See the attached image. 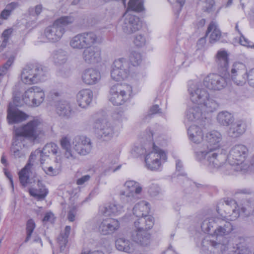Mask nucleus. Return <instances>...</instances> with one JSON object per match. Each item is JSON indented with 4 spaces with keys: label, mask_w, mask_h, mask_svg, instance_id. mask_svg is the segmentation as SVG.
<instances>
[{
    "label": "nucleus",
    "mask_w": 254,
    "mask_h": 254,
    "mask_svg": "<svg viewBox=\"0 0 254 254\" xmlns=\"http://www.w3.org/2000/svg\"><path fill=\"white\" fill-rule=\"evenodd\" d=\"M249 149L243 144H239L233 146L227 157L229 165L226 167L233 171H242L244 169V162L248 156Z\"/></svg>",
    "instance_id": "4"
},
{
    "label": "nucleus",
    "mask_w": 254,
    "mask_h": 254,
    "mask_svg": "<svg viewBox=\"0 0 254 254\" xmlns=\"http://www.w3.org/2000/svg\"><path fill=\"white\" fill-rule=\"evenodd\" d=\"M149 203L145 201H141L135 205L133 208V213L137 217L148 215L149 211Z\"/></svg>",
    "instance_id": "38"
},
{
    "label": "nucleus",
    "mask_w": 254,
    "mask_h": 254,
    "mask_svg": "<svg viewBox=\"0 0 254 254\" xmlns=\"http://www.w3.org/2000/svg\"><path fill=\"white\" fill-rule=\"evenodd\" d=\"M217 150L194 149L196 159L198 161L205 160L208 168L212 172L220 170L226 174H231L230 168L226 167L229 165L225 162L226 156L222 153L218 154Z\"/></svg>",
    "instance_id": "3"
},
{
    "label": "nucleus",
    "mask_w": 254,
    "mask_h": 254,
    "mask_svg": "<svg viewBox=\"0 0 254 254\" xmlns=\"http://www.w3.org/2000/svg\"><path fill=\"white\" fill-rule=\"evenodd\" d=\"M153 150L146 155L145 163L146 167L151 171H159L161 170L162 164L165 162L167 157L166 153L159 149L152 143Z\"/></svg>",
    "instance_id": "8"
},
{
    "label": "nucleus",
    "mask_w": 254,
    "mask_h": 254,
    "mask_svg": "<svg viewBox=\"0 0 254 254\" xmlns=\"http://www.w3.org/2000/svg\"><path fill=\"white\" fill-rule=\"evenodd\" d=\"M120 222L118 220L108 218L103 219L99 223L98 230L102 235H110L117 231L120 228Z\"/></svg>",
    "instance_id": "17"
},
{
    "label": "nucleus",
    "mask_w": 254,
    "mask_h": 254,
    "mask_svg": "<svg viewBox=\"0 0 254 254\" xmlns=\"http://www.w3.org/2000/svg\"><path fill=\"white\" fill-rule=\"evenodd\" d=\"M37 186L38 189H30L29 190V193L31 195L38 200L43 199L48 194V190L45 188V186L40 180H38Z\"/></svg>",
    "instance_id": "37"
},
{
    "label": "nucleus",
    "mask_w": 254,
    "mask_h": 254,
    "mask_svg": "<svg viewBox=\"0 0 254 254\" xmlns=\"http://www.w3.org/2000/svg\"><path fill=\"white\" fill-rule=\"evenodd\" d=\"M82 58L87 64L98 63L102 60L101 51L97 47H88L83 51Z\"/></svg>",
    "instance_id": "19"
},
{
    "label": "nucleus",
    "mask_w": 254,
    "mask_h": 254,
    "mask_svg": "<svg viewBox=\"0 0 254 254\" xmlns=\"http://www.w3.org/2000/svg\"><path fill=\"white\" fill-rule=\"evenodd\" d=\"M123 31L130 35L138 31L141 28V23L138 17L126 13L121 23Z\"/></svg>",
    "instance_id": "12"
},
{
    "label": "nucleus",
    "mask_w": 254,
    "mask_h": 254,
    "mask_svg": "<svg viewBox=\"0 0 254 254\" xmlns=\"http://www.w3.org/2000/svg\"><path fill=\"white\" fill-rule=\"evenodd\" d=\"M189 139L197 144L196 146L202 144L204 141L203 134L201 128L197 126L191 125L188 129Z\"/></svg>",
    "instance_id": "26"
},
{
    "label": "nucleus",
    "mask_w": 254,
    "mask_h": 254,
    "mask_svg": "<svg viewBox=\"0 0 254 254\" xmlns=\"http://www.w3.org/2000/svg\"><path fill=\"white\" fill-rule=\"evenodd\" d=\"M142 61L141 55L139 53L136 52H132L129 56L128 61L129 64L133 67L139 65Z\"/></svg>",
    "instance_id": "46"
},
{
    "label": "nucleus",
    "mask_w": 254,
    "mask_h": 254,
    "mask_svg": "<svg viewBox=\"0 0 254 254\" xmlns=\"http://www.w3.org/2000/svg\"><path fill=\"white\" fill-rule=\"evenodd\" d=\"M154 218L151 215L141 216L134 223L136 231H145L151 229L154 225Z\"/></svg>",
    "instance_id": "25"
},
{
    "label": "nucleus",
    "mask_w": 254,
    "mask_h": 254,
    "mask_svg": "<svg viewBox=\"0 0 254 254\" xmlns=\"http://www.w3.org/2000/svg\"><path fill=\"white\" fill-rule=\"evenodd\" d=\"M33 164L28 162L26 166L19 172V181L21 185L25 187L28 183L30 174Z\"/></svg>",
    "instance_id": "40"
},
{
    "label": "nucleus",
    "mask_w": 254,
    "mask_h": 254,
    "mask_svg": "<svg viewBox=\"0 0 254 254\" xmlns=\"http://www.w3.org/2000/svg\"><path fill=\"white\" fill-rule=\"evenodd\" d=\"M13 30L12 28H9L5 29L2 33V38H3V41L2 43V46H5L6 44L8 41V39L10 38Z\"/></svg>",
    "instance_id": "58"
},
{
    "label": "nucleus",
    "mask_w": 254,
    "mask_h": 254,
    "mask_svg": "<svg viewBox=\"0 0 254 254\" xmlns=\"http://www.w3.org/2000/svg\"><path fill=\"white\" fill-rule=\"evenodd\" d=\"M123 210V206L111 203L100 208V213L104 216H109L112 215H118L121 214Z\"/></svg>",
    "instance_id": "34"
},
{
    "label": "nucleus",
    "mask_w": 254,
    "mask_h": 254,
    "mask_svg": "<svg viewBox=\"0 0 254 254\" xmlns=\"http://www.w3.org/2000/svg\"><path fill=\"white\" fill-rule=\"evenodd\" d=\"M74 150L80 155L90 153L92 148V142L89 138L83 135H77L72 141Z\"/></svg>",
    "instance_id": "14"
},
{
    "label": "nucleus",
    "mask_w": 254,
    "mask_h": 254,
    "mask_svg": "<svg viewBox=\"0 0 254 254\" xmlns=\"http://www.w3.org/2000/svg\"><path fill=\"white\" fill-rule=\"evenodd\" d=\"M74 21L72 16H63L56 20L52 25L46 28L44 35L48 41L55 43L60 41L65 33L64 26Z\"/></svg>",
    "instance_id": "5"
},
{
    "label": "nucleus",
    "mask_w": 254,
    "mask_h": 254,
    "mask_svg": "<svg viewBox=\"0 0 254 254\" xmlns=\"http://www.w3.org/2000/svg\"><path fill=\"white\" fill-rule=\"evenodd\" d=\"M233 115L227 111L219 112L216 116V120L220 126L229 127L234 122Z\"/></svg>",
    "instance_id": "33"
},
{
    "label": "nucleus",
    "mask_w": 254,
    "mask_h": 254,
    "mask_svg": "<svg viewBox=\"0 0 254 254\" xmlns=\"http://www.w3.org/2000/svg\"><path fill=\"white\" fill-rule=\"evenodd\" d=\"M202 230L208 235L201 242V249L207 254H249L246 249L231 246L226 237L234 230L232 223L218 217L207 218L201 223Z\"/></svg>",
    "instance_id": "1"
},
{
    "label": "nucleus",
    "mask_w": 254,
    "mask_h": 254,
    "mask_svg": "<svg viewBox=\"0 0 254 254\" xmlns=\"http://www.w3.org/2000/svg\"><path fill=\"white\" fill-rule=\"evenodd\" d=\"M124 96H111L109 101L115 106H119L125 103Z\"/></svg>",
    "instance_id": "59"
},
{
    "label": "nucleus",
    "mask_w": 254,
    "mask_h": 254,
    "mask_svg": "<svg viewBox=\"0 0 254 254\" xmlns=\"http://www.w3.org/2000/svg\"><path fill=\"white\" fill-rule=\"evenodd\" d=\"M133 43L136 47H142L146 45V38L143 34H137L134 36Z\"/></svg>",
    "instance_id": "53"
},
{
    "label": "nucleus",
    "mask_w": 254,
    "mask_h": 254,
    "mask_svg": "<svg viewBox=\"0 0 254 254\" xmlns=\"http://www.w3.org/2000/svg\"><path fill=\"white\" fill-rule=\"evenodd\" d=\"M47 75V70L42 66L27 64L23 68L20 78L23 83L31 85L44 81Z\"/></svg>",
    "instance_id": "6"
},
{
    "label": "nucleus",
    "mask_w": 254,
    "mask_h": 254,
    "mask_svg": "<svg viewBox=\"0 0 254 254\" xmlns=\"http://www.w3.org/2000/svg\"><path fill=\"white\" fill-rule=\"evenodd\" d=\"M42 8L43 7L41 4H38L34 7L31 6L28 9L27 13L29 16H33L36 19L42 12Z\"/></svg>",
    "instance_id": "54"
},
{
    "label": "nucleus",
    "mask_w": 254,
    "mask_h": 254,
    "mask_svg": "<svg viewBox=\"0 0 254 254\" xmlns=\"http://www.w3.org/2000/svg\"><path fill=\"white\" fill-rule=\"evenodd\" d=\"M203 83L209 90H220L224 87L226 81L219 74L210 73L204 78Z\"/></svg>",
    "instance_id": "16"
},
{
    "label": "nucleus",
    "mask_w": 254,
    "mask_h": 254,
    "mask_svg": "<svg viewBox=\"0 0 254 254\" xmlns=\"http://www.w3.org/2000/svg\"><path fill=\"white\" fill-rule=\"evenodd\" d=\"M247 73V69L244 64L235 62L231 67L229 76L237 85H242L246 81Z\"/></svg>",
    "instance_id": "13"
},
{
    "label": "nucleus",
    "mask_w": 254,
    "mask_h": 254,
    "mask_svg": "<svg viewBox=\"0 0 254 254\" xmlns=\"http://www.w3.org/2000/svg\"><path fill=\"white\" fill-rule=\"evenodd\" d=\"M44 101V96H14L13 104L15 106L20 107L24 104L26 105L36 107Z\"/></svg>",
    "instance_id": "18"
},
{
    "label": "nucleus",
    "mask_w": 254,
    "mask_h": 254,
    "mask_svg": "<svg viewBox=\"0 0 254 254\" xmlns=\"http://www.w3.org/2000/svg\"><path fill=\"white\" fill-rule=\"evenodd\" d=\"M142 0H129L128 8L135 11H141L143 9Z\"/></svg>",
    "instance_id": "48"
},
{
    "label": "nucleus",
    "mask_w": 254,
    "mask_h": 254,
    "mask_svg": "<svg viewBox=\"0 0 254 254\" xmlns=\"http://www.w3.org/2000/svg\"><path fill=\"white\" fill-rule=\"evenodd\" d=\"M193 105L187 111L186 118L190 122L202 121L207 115L215 111L221 104L218 96H190Z\"/></svg>",
    "instance_id": "2"
},
{
    "label": "nucleus",
    "mask_w": 254,
    "mask_h": 254,
    "mask_svg": "<svg viewBox=\"0 0 254 254\" xmlns=\"http://www.w3.org/2000/svg\"><path fill=\"white\" fill-rule=\"evenodd\" d=\"M60 145L64 150V155L69 160H73L76 158V154L71 148L70 139L68 136H63L60 140Z\"/></svg>",
    "instance_id": "32"
},
{
    "label": "nucleus",
    "mask_w": 254,
    "mask_h": 254,
    "mask_svg": "<svg viewBox=\"0 0 254 254\" xmlns=\"http://www.w3.org/2000/svg\"><path fill=\"white\" fill-rule=\"evenodd\" d=\"M227 131V135L233 138L240 137L243 134L247 128V125L245 122L240 120L233 122Z\"/></svg>",
    "instance_id": "23"
},
{
    "label": "nucleus",
    "mask_w": 254,
    "mask_h": 254,
    "mask_svg": "<svg viewBox=\"0 0 254 254\" xmlns=\"http://www.w3.org/2000/svg\"><path fill=\"white\" fill-rule=\"evenodd\" d=\"M132 87L127 84L117 83L110 87V94L117 95H130L132 94Z\"/></svg>",
    "instance_id": "30"
},
{
    "label": "nucleus",
    "mask_w": 254,
    "mask_h": 254,
    "mask_svg": "<svg viewBox=\"0 0 254 254\" xmlns=\"http://www.w3.org/2000/svg\"><path fill=\"white\" fill-rule=\"evenodd\" d=\"M69 45L73 49H85L82 33L73 36L70 40Z\"/></svg>",
    "instance_id": "42"
},
{
    "label": "nucleus",
    "mask_w": 254,
    "mask_h": 254,
    "mask_svg": "<svg viewBox=\"0 0 254 254\" xmlns=\"http://www.w3.org/2000/svg\"><path fill=\"white\" fill-rule=\"evenodd\" d=\"M37 156H40V163L41 164H43L45 163V161L49 159V155L47 154V156H46L43 153V149L40 150V149H37L31 153L28 162L31 163V162L34 161Z\"/></svg>",
    "instance_id": "45"
},
{
    "label": "nucleus",
    "mask_w": 254,
    "mask_h": 254,
    "mask_svg": "<svg viewBox=\"0 0 254 254\" xmlns=\"http://www.w3.org/2000/svg\"><path fill=\"white\" fill-rule=\"evenodd\" d=\"M85 49L92 47L93 46L101 43L102 38L93 32H84L82 33Z\"/></svg>",
    "instance_id": "31"
},
{
    "label": "nucleus",
    "mask_w": 254,
    "mask_h": 254,
    "mask_svg": "<svg viewBox=\"0 0 254 254\" xmlns=\"http://www.w3.org/2000/svg\"><path fill=\"white\" fill-rule=\"evenodd\" d=\"M76 214V208L75 206L71 207L68 212L67 219L69 221L73 222L75 220Z\"/></svg>",
    "instance_id": "63"
},
{
    "label": "nucleus",
    "mask_w": 254,
    "mask_h": 254,
    "mask_svg": "<svg viewBox=\"0 0 254 254\" xmlns=\"http://www.w3.org/2000/svg\"><path fill=\"white\" fill-rule=\"evenodd\" d=\"M222 139V134L220 132L215 130L210 131L205 134L202 144L195 147L194 149L217 150L220 147Z\"/></svg>",
    "instance_id": "11"
},
{
    "label": "nucleus",
    "mask_w": 254,
    "mask_h": 254,
    "mask_svg": "<svg viewBox=\"0 0 254 254\" xmlns=\"http://www.w3.org/2000/svg\"><path fill=\"white\" fill-rule=\"evenodd\" d=\"M125 187L127 189L126 191L134 194H139L142 191L140 185L134 181H127L125 184Z\"/></svg>",
    "instance_id": "43"
},
{
    "label": "nucleus",
    "mask_w": 254,
    "mask_h": 254,
    "mask_svg": "<svg viewBox=\"0 0 254 254\" xmlns=\"http://www.w3.org/2000/svg\"><path fill=\"white\" fill-rule=\"evenodd\" d=\"M59 150V148L57 144L53 142H51L47 143L43 147V153H44V154L46 156H47V154L49 155L50 153L56 155L58 153Z\"/></svg>",
    "instance_id": "47"
},
{
    "label": "nucleus",
    "mask_w": 254,
    "mask_h": 254,
    "mask_svg": "<svg viewBox=\"0 0 254 254\" xmlns=\"http://www.w3.org/2000/svg\"><path fill=\"white\" fill-rule=\"evenodd\" d=\"M71 227L69 226H66L63 232H61L57 238V243L60 249L61 252L65 251L67 243L68 242V237L70 234Z\"/></svg>",
    "instance_id": "39"
},
{
    "label": "nucleus",
    "mask_w": 254,
    "mask_h": 254,
    "mask_svg": "<svg viewBox=\"0 0 254 254\" xmlns=\"http://www.w3.org/2000/svg\"><path fill=\"white\" fill-rule=\"evenodd\" d=\"M238 205L233 199L221 200L217 204L216 211L224 218L227 217L230 221L236 220L240 216L239 209H237Z\"/></svg>",
    "instance_id": "10"
},
{
    "label": "nucleus",
    "mask_w": 254,
    "mask_h": 254,
    "mask_svg": "<svg viewBox=\"0 0 254 254\" xmlns=\"http://www.w3.org/2000/svg\"><path fill=\"white\" fill-rule=\"evenodd\" d=\"M130 238L134 243L143 247H146L150 243V234L145 231H134Z\"/></svg>",
    "instance_id": "24"
},
{
    "label": "nucleus",
    "mask_w": 254,
    "mask_h": 254,
    "mask_svg": "<svg viewBox=\"0 0 254 254\" xmlns=\"http://www.w3.org/2000/svg\"><path fill=\"white\" fill-rule=\"evenodd\" d=\"M120 198L123 205L131 204L135 202V200L134 194L125 190H121L120 191Z\"/></svg>",
    "instance_id": "44"
},
{
    "label": "nucleus",
    "mask_w": 254,
    "mask_h": 254,
    "mask_svg": "<svg viewBox=\"0 0 254 254\" xmlns=\"http://www.w3.org/2000/svg\"><path fill=\"white\" fill-rule=\"evenodd\" d=\"M35 228V224L32 219H29L26 223V237L25 242L27 243L31 238L32 234Z\"/></svg>",
    "instance_id": "52"
},
{
    "label": "nucleus",
    "mask_w": 254,
    "mask_h": 254,
    "mask_svg": "<svg viewBox=\"0 0 254 254\" xmlns=\"http://www.w3.org/2000/svg\"><path fill=\"white\" fill-rule=\"evenodd\" d=\"M209 34L210 43L212 44L214 43L220 39L221 36V33L216 22L211 21L209 23L206 32V36Z\"/></svg>",
    "instance_id": "35"
},
{
    "label": "nucleus",
    "mask_w": 254,
    "mask_h": 254,
    "mask_svg": "<svg viewBox=\"0 0 254 254\" xmlns=\"http://www.w3.org/2000/svg\"><path fill=\"white\" fill-rule=\"evenodd\" d=\"M146 153V149L142 145L134 146L131 151L132 154L135 157L145 155Z\"/></svg>",
    "instance_id": "56"
},
{
    "label": "nucleus",
    "mask_w": 254,
    "mask_h": 254,
    "mask_svg": "<svg viewBox=\"0 0 254 254\" xmlns=\"http://www.w3.org/2000/svg\"><path fill=\"white\" fill-rule=\"evenodd\" d=\"M50 104L55 106L56 113L60 117L68 119L73 113L70 104L67 101H51Z\"/></svg>",
    "instance_id": "22"
},
{
    "label": "nucleus",
    "mask_w": 254,
    "mask_h": 254,
    "mask_svg": "<svg viewBox=\"0 0 254 254\" xmlns=\"http://www.w3.org/2000/svg\"><path fill=\"white\" fill-rule=\"evenodd\" d=\"M14 135L13 141L10 148V152L15 158H24L25 156V147L26 141Z\"/></svg>",
    "instance_id": "21"
},
{
    "label": "nucleus",
    "mask_w": 254,
    "mask_h": 254,
    "mask_svg": "<svg viewBox=\"0 0 254 254\" xmlns=\"http://www.w3.org/2000/svg\"><path fill=\"white\" fill-rule=\"evenodd\" d=\"M239 42L241 45L244 46L254 49V44L246 38L242 34L241 35L240 37Z\"/></svg>",
    "instance_id": "61"
},
{
    "label": "nucleus",
    "mask_w": 254,
    "mask_h": 254,
    "mask_svg": "<svg viewBox=\"0 0 254 254\" xmlns=\"http://www.w3.org/2000/svg\"><path fill=\"white\" fill-rule=\"evenodd\" d=\"M26 95L36 94H44V90L40 87L34 86L29 88L25 91Z\"/></svg>",
    "instance_id": "57"
},
{
    "label": "nucleus",
    "mask_w": 254,
    "mask_h": 254,
    "mask_svg": "<svg viewBox=\"0 0 254 254\" xmlns=\"http://www.w3.org/2000/svg\"><path fill=\"white\" fill-rule=\"evenodd\" d=\"M215 62L219 72L226 71L229 65L228 55L225 51H219L215 56Z\"/></svg>",
    "instance_id": "27"
},
{
    "label": "nucleus",
    "mask_w": 254,
    "mask_h": 254,
    "mask_svg": "<svg viewBox=\"0 0 254 254\" xmlns=\"http://www.w3.org/2000/svg\"><path fill=\"white\" fill-rule=\"evenodd\" d=\"M200 82L190 80L188 82V92L190 95H204L207 94L206 89L201 88Z\"/></svg>",
    "instance_id": "36"
},
{
    "label": "nucleus",
    "mask_w": 254,
    "mask_h": 254,
    "mask_svg": "<svg viewBox=\"0 0 254 254\" xmlns=\"http://www.w3.org/2000/svg\"><path fill=\"white\" fill-rule=\"evenodd\" d=\"M246 77L249 84L252 86H254V68L250 70L248 73H247Z\"/></svg>",
    "instance_id": "64"
},
{
    "label": "nucleus",
    "mask_w": 254,
    "mask_h": 254,
    "mask_svg": "<svg viewBox=\"0 0 254 254\" xmlns=\"http://www.w3.org/2000/svg\"><path fill=\"white\" fill-rule=\"evenodd\" d=\"M159 187L156 184H152L149 188L148 192L152 196L157 195L160 191Z\"/></svg>",
    "instance_id": "62"
},
{
    "label": "nucleus",
    "mask_w": 254,
    "mask_h": 254,
    "mask_svg": "<svg viewBox=\"0 0 254 254\" xmlns=\"http://www.w3.org/2000/svg\"><path fill=\"white\" fill-rule=\"evenodd\" d=\"M13 106H15L13 103H10L8 107L7 119L8 123L13 124L26 120L28 116L23 112L15 109Z\"/></svg>",
    "instance_id": "20"
},
{
    "label": "nucleus",
    "mask_w": 254,
    "mask_h": 254,
    "mask_svg": "<svg viewBox=\"0 0 254 254\" xmlns=\"http://www.w3.org/2000/svg\"><path fill=\"white\" fill-rule=\"evenodd\" d=\"M40 124V121L39 119H35L21 127L16 129L15 135L17 137H21V139L25 141L27 138L32 141H35L42 132L39 128Z\"/></svg>",
    "instance_id": "9"
},
{
    "label": "nucleus",
    "mask_w": 254,
    "mask_h": 254,
    "mask_svg": "<svg viewBox=\"0 0 254 254\" xmlns=\"http://www.w3.org/2000/svg\"><path fill=\"white\" fill-rule=\"evenodd\" d=\"M100 77V72L93 68L85 70L82 75V81L87 84L96 83L99 81Z\"/></svg>",
    "instance_id": "29"
},
{
    "label": "nucleus",
    "mask_w": 254,
    "mask_h": 254,
    "mask_svg": "<svg viewBox=\"0 0 254 254\" xmlns=\"http://www.w3.org/2000/svg\"><path fill=\"white\" fill-rule=\"evenodd\" d=\"M112 117L114 120L118 122H122L123 120L126 119L125 117L124 112L122 111H115L112 114Z\"/></svg>",
    "instance_id": "60"
},
{
    "label": "nucleus",
    "mask_w": 254,
    "mask_h": 254,
    "mask_svg": "<svg viewBox=\"0 0 254 254\" xmlns=\"http://www.w3.org/2000/svg\"><path fill=\"white\" fill-rule=\"evenodd\" d=\"M94 128L98 136L103 140L108 141L113 137V127L105 120H97L94 124Z\"/></svg>",
    "instance_id": "15"
},
{
    "label": "nucleus",
    "mask_w": 254,
    "mask_h": 254,
    "mask_svg": "<svg viewBox=\"0 0 254 254\" xmlns=\"http://www.w3.org/2000/svg\"><path fill=\"white\" fill-rule=\"evenodd\" d=\"M55 165L54 166H45L42 167L43 170L45 173L49 176H56L59 174L61 171L62 164L60 159L56 157L55 160Z\"/></svg>",
    "instance_id": "41"
},
{
    "label": "nucleus",
    "mask_w": 254,
    "mask_h": 254,
    "mask_svg": "<svg viewBox=\"0 0 254 254\" xmlns=\"http://www.w3.org/2000/svg\"><path fill=\"white\" fill-rule=\"evenodd\" d=\"M12 62L13 61L11 59H8L5 64L0 67V83L2 81V77L6 73L8 68L12 64Z\"/></svg>",
    "instance_id": "55"
},
{
    "label": "nucleus",
    "mask_w": 254,
    "mask_h": 254,
    "mask_svg": "<svg viewBox=\"0 0 254 254\" xmlns=\"http://www.w3.org/2000/svg\"><path fill=\"white\" fill-rule=\"evenodd\" d=\"M132 69L127 59L124 58H118L113 63L111 76L115 81L124 80L129 77Z\"/></svg>",
    "instance_id": "7"
},
{
    "label": "nucleus",
    "mask_w": 254,
    "mask_h": 254,
    "mask_svg": "<svg viewBox=\"0 0 254 254\" xmlns=\"http://www.w3.org/2000/svg\"><path fill=\"white\" fill-rule=\"evenodd\" d=\"M241 210L246 216H248L254 213V211L252 209L251 202L246 200L243 202L241 204Z\"/></svg>",
    "instance_id": "51"
},
{
    "label": "nucleus",
    "mask_w": 254,
    "mask_h": 254,
    "mask_svg": "<svg viewBox=\"0 0 254 254\" xmlns=\"http://www.w3.org/2000/svg\"><path fill=\"white\" fill-rule=\"evenodd\" d=\"M93 100V96H77V102L79 107L86 108L90 105Z\"/></svg>",
    "instance_id": "50"
},
{
    "label": "nucleus",
    "mask_w": 254,
    "mask_h": 254,
    "mask_svg": "<svg viewBox=\"0 0 254 254\" xmlns=\"http://www.w3.org/2000/svg\"><path fill=\"white\" fill-rule=\"evenodd\" d=\"M66 53L64 51L60 50L54 53V60L56 64H63L66 62Z\"/></svg>",
    "instance_id": "49"
},
{
    "label": "nucleus",
    "mask_w": 254,
    "mask_h": 254,
    "mask_svg": "<svg viewBox=\"0 0 254 254\" xmlns=\"http://www.w3.org/2000/svg\"><path fill=\"white\" fill-rule=\"evenodd\" d=\"M115 246L118 250L128 254L133 253L136 249L133 243L124 238H118L115 242Z\"/></svg>",
    "instance_id": "28"
}]
</instances>
